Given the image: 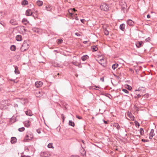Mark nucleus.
Returning a JSON list of instances; mask_svg holds the SVG:
<instances>
[{
	"label": "nucleus",
	"instance_id": "nucleus-1",
	"mask_svg": "<svg viewBox=\"0 0 157 157\" xmlns=\"http://www.w3.org/2000/svg\"><path fill=\"white\" fill-rule=\"evenodd\" d=\"M29 42L28 41L25 40L21 48L20 49L21 52H24L27 51L29 48Z\"/></svg>",
	"mask_w": 157,
	"mask_h": 157
},
{
	"label": "nucleus",
	"instance_id": "nucleus-2",
	"mask_svg": "<svg viewBox=\"0 0 157 157\" xmlns=\"http://www.w3.org/2000/svg\"><path fill=\"white\" fill-rule=\"evenodd\" d=\"M100 8L101 10L107 11L109 10L108 5L105 3H103L100 6Z\"/></svg>",
	"mask_w": 157,
	"mask_h": 157
},
{
	"label": "nucleus",
	"instance_id": "nucleus-3",
	"mask_svg": "<svg viewBox=\"0 0 157 157\" xmlns=\"http://www.w3.org/2000/svg\"><path fill=\"white\" fill-rule=\"evenodd\" d=\"M40 156L42 157H49L50 155L47 152H43L40 153Z\"/></svg>",
	"mask_w": 157,
	"mask_h": 157
},
{
	"label": "nucleus",
	"instance_id": "nucleus-4",
	"mask_svg": "<svg viewBox=\"0 0 157 157\" xmlns=\"http://www.w3.org/2000/svg\"><path fill=\"white\" fill-rule=\"evenodd\" d=\"M136 45L137 48H139L143 46V43L142 41H137L136 43Z\"/></svg>",
	"mask_w": 157,
	"mask_h": 157
},
{
	"label": "nucleus",
	"instance_id": "nucleus-5",
	"mask_svg": "<svg viewBox=\"0 0 157 157\" xmlns=\"http://www.w3.org/2000/svg\"><path fill=\"white\" fill-rule=\"evenodd\" d=\"M154 130L153 129H152L151 130V132L149 134V138L150 139H152L153 137L155 136V134L154 132Z\"/></svg>",
	"mask_w": 157,
	"mask_h": 157
},
{
	"label": "nucleus",
	"instance_id": "nucleus-6",
	"mask_svg": "<svg viewBox=\"0 0 157 157\" xmlns=\"http://www.w3.org/2000/svg\"><path fill=\"white\" fill-rule=\"evenodd\" d=\"M43 85V83L41 81H37L35 83L36 86L37 88H39L41 87Z\"/></svg>",
	"mask_w": 157,
	"mask_h": 157
},
{
	"label": "nucleus",
	"instance_id": "nucleus-7",
	"mask_svg": "<svg viewBox=\"0 0 157 157\" xmlns=\"http://www.w3.org/2000/svg\"><path fill=\"white\" fill-rule=\"evenodd\" d=\"M7 104L5 102V101H2L0 102V107L1 109H3L6 106Z\"/></svg>",
	"mask_w": 157,
	"mask_h": 157
},
{
	"label": "nucleus",
	"instance_id": "nucleus-8",
	"mask_svg": "<svg viewBox=\"0 0 157 157\" xmlns=\"http://www.w3.org/2000/svg\"><path fill=\"white\" fill-rule=\"evenodd\" d=\"M25 14L26 16H30L32 15V12L30 9H28L26 11Z\"/></svg>",
	"mask_w": 157,
	"mask_h": 157
},
{
	"label": "nucleus",
	"instance_id": "nucleus-9",
	"mask_svg": "<svg viewBox=\"0 0 157 157\" xmlns=\"http://www.w3.org/2000/svg\"><path fill=\"white\" fill-rule=\"evenodd\" d=\"M35 95L37 97H41L42 95V91H36V93Z\"/></svg>",
	"mask_w": 157,
	"mask_h": 157
},
{
	"label": "nucleus",
	"instance_id": "nucleus-10",
	"mask_svg": "<svg viewBox=\"0 0 157 157\" xmlns=\"http://www.w3.org/2000/svg\"><path fill=\"white\" fill-rule=\"evenodd\" d=\"M16 40L18 41H21L22 40V37L21 35H17L16 37Z\"/></svg>",
	"mask_w": 157,
	"mask_h": 157
},
{
	"label": "nucleus",
	"instance_id": "nucleus-11",
	"mask_svg": "<svg viewBox=\"0 0 157 157\" xmlns=\"http://www.w3.org/2000/svg\"><path fill=\"white\" fill-rule=\"evenodd\" d=\"M127 23L130 26L133 25L134 24V22L130 19H128L127 20Z\"/></svg>",
	"mask_w": 157,
	"mask_h": 157
},
{
	"label": "nucleus",
	"instance_id": "nucleus-12",
	"mask_svg": "<svg viewBox=\"0 0 157 157\" xmlns=\"http://www.w3.org/2000/svg\"><path fill=\"white\" fill-rule=\"evenodd\" d=\"M10 23L11 24L13 25H18L17 21L14 19H11L10 21Z\"/></svg>",
	"mask_w": 157,
	"mask_h": 157
},
{
	"label": "nucleus",
	"instance_id": "nucleus-13",
	"mask_svg": "<svg viewBox=\"0 0 157 157\" xmlns=\"http://www.w3.org/2000/svg\"><path fill=\"white\" fill-rule=\"evenodd\" d=\"M113 125L114 127H116L117 129L119 130L120 128V127L118 124L117 123H114L113 124Z\"/></svg>",
	"mask_w": 157,
	"mask_h": 157
},
{
	"label": "nucleus",
	"instance_id": "nucleus-14",
	"mask_svg": "<svg viewBox=\"0 0 157 157\" xmlns=\"http://www.w3.org/2000/svg\"><path fill=\"white\" fill-rule=\"evenodd\" d=\"M15 68L14 72L15 74L17 75L19 73V71L18 69V67L17 66H14Z\"/></svg>",
	"mask_w": 157,
	"mask_h": 157
},
{
	"label": "nucleus",
	"instance_id": "nucleus-15",
	"mask_svg": "<svg viewBox=\"0 0 157 157\" xmlns=\"http://www.w3.org/2000/svg\"><path fill=\"white\" fill-rule=\"evenodd\" d=\"M16 141L17 139L15 137H11L10 142L12 144L15 143L16 142Z\"/></svg>",
	"mask_w": 157,
	"mask_h": 157
},
{
	"label": "nucleus",
	"instance_id": "nucleus-16",
	"mask_svg": "<svg viewBox=\"0 0 157 157\" xmlns=\"http://www.w3.org/2000/svg\"><path fill=\"white\" fill-rule=\"evenodd\" d=\"M125 25L124 24H122L120 26V29L122 31H124L125 29Z\"/></svg>",
	"mask_w": 157,
	"mask_h": 157
},
{
	"label": "nucleus",
	"instance_id": "nucleus-17",
	"mask_svg": "<svg viewBox=\"0 0 157 157\" xmlns=\"http://www.w3.org/2000/svg\"><path fill=\"white\" fill-rule=\"evenodd\" d=\"M97 46H93L91 47V49L93 52H96L98 50Z\"/></svg>",
	"mask_w": 157,
	"mask_h": 157
},
{
	"label": "nucleus",
	"instance_id": "nucleus-18",
	"mask_svg": "<svg viewBox=\"0 0 157 157\" xmlns=\"http://www.w3.org/2000/svg\"><path fill=\"white\" fill-rule=\"evenodd\" d=\"M88 58L89 56L88 55H85L83 56L82 57L81 59L82 61H84L86 60Z\"/></svg>",
	"mask_w": 157,
	"mask_h": 157
},
{
	"label": "nucleus",
	"instance_id": "nucleus-19",
	"mask_svg": "<svg viewBox=\"0 0 157 157\" xmlns=\"http://www.w3.org/2000/svg\"><path fill=\"white\" fill-rule=\"evenodd\" d=\"M25 113L26 115L28 116H31L32 115V113L30 110L25 111Z\"/></svg>",
	"mask_w": 157,
	"mask_h": 157
},
{
	"label": "nucleus",
	"instance_id": "nucleus-20",
	"mask_svg": "<svg viewBox=\"0 0 157 157\" xmlns=\"http://www.w3.org/2000/svg\"><path fill=\"white\" fill-rule=\"evenodd\" d=\"M4 81L3 77L2 76L0 75V85H2L4 83Z\"/></svg>",
	"mask_w": 157,
	"mask_h": 157
},
{
	"label": "nucleus",
	"instance_id": "nucleus-21",
	"mask_svg": "<svg viewBox=\"0 0 157 157\" xmlns=\"http://www.w3.org/2000/svg\"><path fill=\"white\" fill-rule=\"evenodd\" d=\"M28 4V1L26 0H24L21 2V4L23 6H25Z\"/></svg>",
	"mask_w": 157,
	"mask_h": 157
},
{
	"label": "nucleus",
	"instance_id": "nucleus-22",
	"mask_svg": "<svg viewBox=\"0 0 157 157\" xmlns=\"http://www.w3.org/2000/svg\"><path fill=\"white\" fill-rule=\"evenodd\" d=\"M37 5L39 6H41L43 4V2L42 1L38 0L36 2Z\"/></svg>",
	"mask_w": 157,
	"mask_h": 157
},
{
	"label": "nucleus",
	"instance_id": "nucleus-23",
	"mask_svg": "<svg viewBox=\"0 0 157 157\" xmlns=\"http://www.w3.org/2000/svg\"><path fill=\"white\" fill-rule=\"evenodd\" d=\"M24 124L25 126L27 127H28L30 125L29 121H25Z\"/></svg>",
	"mask_w": 157,
	"mask_h": 157
},
{
	"label": "nucleus",
	"instance_id": "nucleus-24",
	"mask_svg": "<svg viewBox=\"0 0 157 157\" xmlns=\"http://www.w3.org/2000/svg\"><path fill=\"white\" fill-rule=\"evenodd\" d=\"M69 125L72 127L75 126V123L73 122L72 121H69L68 123Z\"/></svg>",
	"mask_w": 157,
	"mask_h": 157
},
{
	"label": "nucleus",
	"instance_id": "nucleus-25",
	"mask_svg": "<svg viewBox=\"0 0 157 157\" xmlns=\"http://www.w3.org/2000/svg\"><path fill=\"white\" fill-rule=\"evenodd\" d=\"M22 22L25 25H26L28 23L27 20L25 18L23 19Z\"/></svg>",
	"mask_w": 157,
	"mask_h": 157
},
{
	"label": "nucleus",
	"instance_id": "nucleus-26",
	"mask_svg": "<svg viewBox=\"0 0 157 157\" xmlns=\"http://www.w3.org/2000/svg\"><path fill=\"white\" fill-rule=\"evenodd\" d=\"M118 66V64H113L112 66L113 69V70H115L117 67Z\"/></svg>",
	"mask_w": 157,
	"mask_h": 157
},
{
	"label": "nucleus",
	"instance_id": "nucleus-27",
	"mask_svg": "<svg viewBox=\"0 0 157 157\" xmlns=\"http://www.w3.org/2000/svg\"><path fill=\"white\" fill-rule=\"evenodd\" d=\"M10 49L12 51H14L16 50V46L14 45H12L10 47Z\"/></svg>",
	"mask_w": 157,
	"mask_h": 157
},
{
	"label": "nucleus",
	"instance_id": "nucleus-28",
	"mask_svg": "<svg viewBox=\"0 0 157 157\" xmlns=\"http://www.w3.org/2000/svg\"><path fill=\"white\" fill-rule=\"evenodd\" d=\"M144 131L143 128H141L140 130V132L141 135H142L144 134Z\"/></svg>",
	"mask_w": 157,
	"mask_h": 157
},
{
	"label": "nucleus",
	"instance_id": "nucleus-29",
	"mask_svg": "<svg viewBox=\"0 0 157 157\" xmlns=\"http://www.w3.org/2000/svg\"><path fill=\"white\" fill-rule=\"evenodd\" d=\"M20 99V102H21L22 104H25V102L26 101V99H22V98H21V99Z\"/></svg>",
	"mask_w": 157,
	"mask_h": 157
},
{
	"label": "nucleus",
	"instance_id": "nucleus-30",
	"mask_svg": "<svg viewBox=\"0 0 157 157\" xmlns=\"http://www.w3.org/2000/svg\"><path fill=\"white\" fill-rule=\"evenodd\" d=\"M46 9L47 10L50 11L52 9V8L51 6H46Z\"/></svg>",
	"mask_w": 157,
	"mask_h": 157
},
{
	"label": "nucleus",
	"instance_id": "nucleus-31",
	"mask_svg": "<svg viewBox=\"0 0 157 157\" xmlns=\"http://www.w3.org/2000/svg\"><path fill=\"white\" fill-rule=\"evenodd\" d=\"M68 12L70 15V16L71 17H72L73 13H72V9H69L68 10Z\"/></svg>",
	"mask_w": 157,
	"mask_h": 157
},
{
	"label": "nucleus",
	"instance_id": "nucleus-32",
	"mask_svg": "<svg viewBox=\"0 0 157 157\" xmlns=\"http://www.w3.org/2000/svg\"><path fill=\"white\" fill-rule=\"evenodd\" d=\"M33 30L35 32L38 33L39 31V29L37 28H34L33 29Z\"/></svg>",
	"mask_w": 157,
	"mask_h": 157
},
{
	"label": "nucleus",
	"instance_id": "nucleus-33",
	"mask_svg": "<svg viewBox=\"0 0 157 157\" xmlns=\"http://www.w3.org/2000/svg\"><path fill=\"white\" fill-rule=\"evenodd\" d=\"M48 147L49 148H53L52 143H50L48 145Z\"/></svg>",
	"mask_w": 157,
	"mask_h": 157
},
{
	"label": "nucleus",
	"instance_id": "nucleus-34",
	"mask_svg": "<svg viewBox=\"0 0 157 157\" xmlns=\"http://www.w3.org/2000/svg\"><path fill=\"white\" fill-rule=\"evenodd\" d=\"M25 129V128L24 127H22L21 128H20L18 129V131L20 132H21L23 131Z\"/></svg>",
	"mask_w": 157,
	"mask_h": 157
},
{
	"label": "nucleus",
	"instance_id": "nucleus-35",
	"mask_svg": "<svg viewBox=\"0 0 157 157\" xmlns=\"http://www.w3.org/2000/svg\"><path fill=\"white\" fill-rule=\"evenodd\" d=\"M0 24L1 25L4 27H5L6 25V24L3 21L1 22Z\"/></svg>",
	"mask_w": 157,
	"mask_h": 157
},
{
	"label": "nucleus",
	"instance_id": "nucleus-36",
	"mask_svg": "<svg viewBox=\"0 0 157 157\" xmlns=\"http://www.w3.org/2000/svg\"><path fill=\"white\" fill-rule=\"evenodd\" d=\"M63 42V40L60 39H59L57 40V43L58 44H61Z\"/></svg>",
	"mask_w": 157,
	"mask_h": 157
},
{
	"label": "nucleus",
	"instance_id": "nucleus-37",
	"mask_svg": "<svg viewBox=\"0 0 157 157\" xmlns=\"http://www.w3.org/2000/svg\"><path fill=\"white\" fill-rule=\"evenodd\" d=\"M72 63L76 66H78L79 64L77 62H72Z\"/></svg>",
	"mask_w": 157,
	"mask_h": 157
},
{
	"label": "nucleus",
	"instance_id": "nucleus-38",
	"mask_svg": "<svg viewBox=\"0 0 157 157\" xmlns=\"http://www.w3.org/2000/svg\"><path fill=\"white\" fill-rule=\"evenodd\" d=\"M104 33L105 35H109V31L107 30H105L104 31Z\"/></svg>",
	"mask_w": 157,
	"mask_h": 157
},
{
	"label": "nucleus",
	"instance_id": "nucleus-39",
	"mask_svg": "<svg viewBox=\"0 0 157 157\" xmlns=\"http://www.w3.org/2000/svg\"><path fill=\"white\" fill-rule=\"evenodd\" d=\"M122 90L124 92H125L126 93H128V91L126 89H123Z\"/></svg>",
	"mask_w": 157,
	"mask_h": 157
},
{
	"label": "nucleus",
	"instance_id": "nucleus-40",
	"mask_svg": "<svg viewBox=\"0 0 157 157\" xmlns=\"http://www.w3.org/2000/svg\"><path fill=\"white\" fill-rule=\"evenodd\" d=\"M134 123H135V125L136 126H140L139 123L137 121H135Z\"/></svg>",
	"mask_w": 157,
	"mask_h": 157
},
{
	"label": "nucleus",
	"instance_id": "nucleus-41",
	"mask_svg": "<svg viewBox=\"0 0 157 157\" xmlns=\"http://www.w3.org/2000/svg\"><path fill=\"white\" fill-rule=\"evenodd\" d=\"M104 59L103 58H102V59H100L99 61H98V62L99 63L101 64H102V61H104Z\"/></svg>",
	"mask_w": 157,
	"mask_h": 157
},
{
	"label": "nucleus",
	"instance_id": "nucleus-42",
	"mask_svg": "<svg viewBox=\"0 0 157 157\" xmlns=\"http://www.w3.org/2000/svg\"><path fill=\"white\" fill-rule=\"evenodd\" d=\"M141 141L144 142H148L149 141L148 140H145L144 139H142Z\"/></svg>",
	"mask_w": 157,
	"mask_h": 157
},
{
	"label": "nucleus",
	"instance_id": "nucleus-43",
	"mask_svg": "<svg viewBox=\"0 0 157 157\" xmlns=\"http://www.w3.org/2000/svg\"><path fill=\"white\" fill-rule=\"evenodd\" d=\"M151 40V38L150 37H148L145 39V41L146 42H149Z\"/></svg>",
	"mask_w": 157,
	"mask_h": 157
},
{
	"label": "nucleus",
	"instance_id": "nucleus-44",
	"mask_svg": "<svg viewBox=\"0 0 157 157\" xmlns=\"http://www.w3.org/2000/svg\"><path fill=\"white\" fill-rule=\"evenodd\" d=\"M142 95H140V94H138L137 95V96L136 97H135V98H140L141 96Z\"/></svg>",
	"mask_w": 157,
	"mask_h": 157
},
{
	"label": "nucleus",
	"instance_id": "nucleus-45",
	"mask_svg": "<svg viewBox=\"0 0 157 157\" xmlns=\"http://www.w3.org/2000/svg\"><path fill=\"white\" fill-rule=\"evenodd\" d=\"M127 86H128L127 88L129 90H131L132 89V88L131 86H129V85H127Z\"/></svg>",
	"mask_w": 157,
	"mask_h": 157
},
{
	"label": "nucleus",
	"instance_id": "nucleus-46",
	"mask_svg": "<svg viewBox=\"0 0 157 157\" xmlns=\"http://www.w3.org/2000/svg\"><path fill=\"white\" fill-rule=\"evenodd\" d=\"M76 117L79 119H82V117H81L78 115H76Z\"/></svg>",
	"mask_w": 157,
	"mask_h": 157
},
{
	"label": "nucleus",
	"instance_id": "nucleus-47",
	"mask_svg": "<svg viewBox=\"0 0 157 157\" xmlns=\"http://www.w3.org/2000/svg\"><path fill=\"white\" fill-rule=\"evenodd\" d=\"M13 81V84L14 83H17V82H15V80H13L12 79H9V81Z\"/></svg>",
	"mask_w": 157,
	"mask_h": 157
},
{
	"label": "nucleus",
	"instance_id": "nucleus-48",
	"mask_svg": "<svg viewBox=\"0 0 157 157\" xmlns=\"http://www.w3.org/2000/svg\"><path fill=\"white\" fill-rule=\"evenodd\" d=\"M81 22L83 23H84V22L85 21V19H81L80 20Z\"/></svg>",
	"mask_w": 157,
	"mask_h": 157
},
{
	"label": "nucleus",
	"instance_id": "nucleus-49",
	"mask_svg": "<svg viewBox=\"0 0 157 157\" xmlns=\"http://www.w3.org/2000/svg\"><path fill=\"white\" fill-rule=\"evenodd\" d=\"M79 142H82L83 144H85L84 141V140H80L79 141Z\"/></svg>",
	"mask_w": 157,
	"mask_h": 157
},
{
	"label": "nucleus",
	"instance_id": "nucleus-50",
	"mask_svg": "<svg viewBox=\"0 0 157 157\" xmlns=\"http://www.w3.org/2000/svg\"><path fill=\"white\" fill-rule=\"evenodd\" d=\"M100 80L102 82H103L104 81V78L102 77L100 78Z\"/></svg>",
	"mask_w": 157,
	"mask_h": 157
},
{
	"label": "nucleus",
	"instance_id": "nucleus-51",
	"mask_svg": "<svg viewBox=\"0 0 157 157\" xmlns=\"http://www.w3.org/2000/svg\"><path fill=\"white\" fill-rule=\"evenodd\" d=\"M103 121L105 124H107L108 123L107 121H105L104 120H103Z\"/></svg>",
	"mask_w": 157,
	"mask_h": 157
},
{
	"label": "nucleus",
	"instance_id": "nucleus-52",
	"mask_svg": "<svg viewBox=\"0 0 157 157\" xmlns=\"http://www.w3.org/2000/svg\"><path fill=\"white\" fill-rule=\"evenodd\" d=\"M72 11H74V12H75V11H76V10H75V8H73V9H72Z\"/></svg>",
	"mask_w": 157,
	"mask_h": 157
},
{
	"label": "nucleus",
	"instance_id": "nucleus-53",
	"mask_svg": "<svg viewBox=\"0 0 157 157\" xmlns=\"http://www.w3.org/2000/svg\"><path fill=\"white\" fill-rule=\"evenodd\" d=\"M94 87H95V88H94V89H95V90H98V89H97V88H99V87H98V86H94Z\"/></svg>",
	"mask_w": 157,
	"mask_h": 157
},
{
	"label": "nucleus",
	"instance_id": "nucleus-54",
	"mask_svg": "<svg viewBox=\"0 0 157 157\" xmlns=\"http://www.w3.org/2000/svg\"><path fill=\"white\" fill-rule=\"evenodd\" d=\"M71 157H79L77 155H72L71 156Z\"/></svg>",
	"mask_w": 157,
	"mask_h": 157
},
{
	"label": "nucleus",
	"instance_id": "nucleus-55",
	"mask_svg": "<svg viewBox=\"0 0 157 157\" xmlns=\"http://www.w3.org/2000/svg\"><path fill=\"white\" fill-rule=\"evenodd\" d=\"M147 17L148 18H149L150 17V15L148 14V15H147Z\"/></svg>",
	"mask_w": 157,
	"mask_h": 157
},
{
	"label": "nucleus",
	"instance_id": "nucleus-56",
	"mask_svg": "<svg viewBox=\"0 0 157 157\" xmlns=\"http://www.w3.org/2000/svg\"><path fill=\"white\" fill-rule=\"evenodd\" d=\"M129 116H130L129 117L131 118V119H132V118H134V116H132V114H131V117L130 116V115L129 114Z\"/></svg>",
	"mask_w": 157,
	"mask_h": 157
},
{
	"label": "nucleus",
	"instance_id": "nucleus-57",
	"mask_svg": "<svg viewBox=\"0 0 157 157\" xmlns=\"http://www.w3.org/2000/svg\"><path fill=\"white\" fill-rule=\"evenodd\" d=\"M37 132L39 134L40 133V130H37Z\"/></svg>",
	"mask_w": 157,
	"mask_h": 157
},
{
	"label": "nucleus",
	"instance_id": "nucleus-58",
	"mask_svg": "<svg viewBox=\"0 0 157 157\" xmlns=\"http://www.w3.org/2000/svg\"><path fill=\"white\" fill-rule=\"evenodd\" d=\"M75 34L76 35H77L78 36H79L80 35L78 33H75Z\"/></svg>",
	"mask_w": 157,
	"mask_h": 157
},
{
	"label": "nucleus",
	"instance_id": "nucleus-59",
	"mask_svg": "<svg viewBox=\"0 0 157 157\" xmlns=\"http://www.w3.org/2000/svg\"><path fill=\"white\" fill-rule=\"evenodd\" d=\"M88 42V41H84L83 42V43L84 44H86V43H87Z\"/></svg>",
	"mask_w": 157,
	"mask_h": 157
},
{
	"label": "nucleus",
	"instance_id": "nucleus-60",
	"mask_svg": "<svg viewBox=\"0 0 157 157\" xmlns=\"http://www.w3.org/2000/svg\"><path fill=\"white\" fill-rule=\"evenodd\" d=\"M75 19L76 20H78V18L77 17H76L75 18Z\"/></svg>",
	"mask_w": 157,
	"mask_h": 157
},
{
	"label": "nucleus",
	"instance_id": "nucleus-61",
	"mask_svg": "<svg viewBox=\"0 0 157 157\" xmlns=\"http://www.w3.org/2000/svg\"><path fill=\"white\" fill-rule=\"evenodd\" d=\"M14 107H18V105L17 104H15L14 105Z\"/></svg>",
	"mask_w": 157,
	"mask_h": 157
},
{
	"label": "nucleus",
	"instance_id": "nucleus-62",
	"mask_svg": "<svg viewBox=\"0 0 157 157\" xmlns=\"http://www.w3.org/2000/svg\"><path fill=\"white\" fill-rule=\"evenodd\" d=\"M32 16H33V17L35 18L37 17V16H36H36H34V15H32Z\"/></svg>",
	"mask_w": 157,
	"mask_h": 157
},
{
	"label": "nucleus",
	"instance_id": "nucleus-63",
	"mask_svg": "<svg viewBox=\"0 0 157 157\" xmlns=\"http://www.w3.org/2000/svg\"><path fill=\"white\" fill-rule=\"evenodd\" d=\"M136 136L138 137L139 138L140 137V136L139 135H136Z\"/></svg>",
	"mask_w": 157,
	"mask_h": 157
},
{
	"label": "nucleus",
	"instance_id": "nucleus-64",
	"mask_svg": "<svg viewBox=\"0 0 157 157\" xmlns=\"http://www.w3.org/2000/svg\"><path fill=\"white\" fill-rule=\"evenodd\" d=\"M28 137V135H26V137H25V139H26V138L27 137Z\"/></svg>",
	"mask_w": 157,
	"mask_h": 157
}]
</instances>
